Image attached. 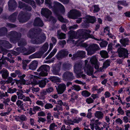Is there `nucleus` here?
Segmentation results:
<instances>
[{
	"instance_id": "obj_21",
	"label": "nucleus",
	"mask_w": 130,
	"mask_h": 130,
	"mask_svg": "<svg viewBox=\"0 0 130 130\" xmlns=\"http://www.w3.org/2000/svg\"><path fill=\"white\" fill-rule=\"evenodd\" d=\"M70 117L69 116H67V122L69 124L71 125H73L74 123H79V122L81 121L82 120V118L79 117L77 119H75L72 120L71 119H69Z\"/></svg>"
},
{
	"instance_id": "obj_25",
	"label": "nucleus",
	"mask_w": 130,
	"mask_h": 130,
	"mask_svg": "<svg viewBox=\"0 0 130 130\" xmlns=\"http://www.w3.org/2000/svg\"><path fill=\"white\" fill-rule=\"evenodd\" d=\"M26 75L25 74H23L22 75H18V77H19L20 79L18 80V82L20 83L21 85H28L30 84H28L26 82V80L24 79V78L25 77Z\"/></svg>"
},
{
	"instance_id": "obj_61",
	"label": "nucleus",
	"mask_w": 130,
	"mask_h": 130,
	"mask_svg": "<svg viewBox=\"0 0 130 130\" xmlns=\"http://www.w3.org/2000/svg\"><path fill=\"white\" fill-rule=\"evenodd\" d=\"M59 44L62 48L63 47L64 45L66 44V42L65 40H60L59 42Z\"/></svg>"
},
{
	"instance_id": "obj_57",
	"label": "nucleus",
	"mask_w": 130,
	"mask_h": 130,
	"mask_svg": "<svg viewBox=\"0 0 130 130\" xmlns=\"http://www.w3.org/2000/svg\"><path fill=\"white\" fill-rule=\"evenodd\" d=\"M53 107V106L50 103H46L44 106V107L46 109H49L52 108Z\"/></svg>"
},
{
	"instance_id": "obj_14",
	"label": "nucleus",
	"mask_w": 130,
	"mask_h": 130,
	"mask_svg": "<svg viewBox=\"0 0 130 130\" xmlns=\"http://www.w3.org/2000/svg\"><path fill=\"white\" fill-rule=\"evenodd\" d=\"M15 50L17 52L14 51H12V53L15 56L19 55L20 53H23V55H28V54H26L28 53V50L25 47H18L16 48Z\"/></svg>"
},
{
	"instance_id": "obj_34",
	"label": "nucleus",
	"mask_w": 130,
	"mask_h": 130,
	"mask_svg": "<svg viewBox=\"0 0 130 130\" xmlns=\"http://www.w3.org/2000/svg\"><path fill=\"white\" fill-rule=\"evenodd\" d=\"M18 45L19 46H24L26 45L27 43L25 39L23 38H20L17 41Z\"/></svg>"
},
{
	"instance_id": "obj_48",
	"label": "nucleus",
	"mask_w": 130,
	"mask_h": 130,
	"mask_svg": "<svg viewBox=\"0 0 130 130\" xmlns=\"http://www.w3.org/2000/svg\"><path fill=\"white\" fill-rule=\"evenodd\" d=\"M110 65V61L108 60H107L103 63L102 67L103 69H106Z\"/></svg>"
},
{
	"instance_id": "obj_30",
	"label": "nucleus",
	"mask_w": 130,
	"mask_h": 130,
	"mask_svg": "<svg viewBox=\"0 0 130 130\" xmlns=\"http://www.w3.org/2000/svg\"><path fill=\"white\" fill-rule=\"evenodd\" d=\"M0 73L2 74V78L4 79H6L8 76L9 73L8 71L6 69H3L0 71Z\"/></svg>"
},
{
	"instance_id": "obj_22",
	"label": "nucleus",
	"mask_w": 130,
	"mask_h": 130,
	"mask_svg": "<svg viewBox=\"0 0 130 130\" xmlns=\"http://www.w3.org/2000/svg\"><path fill=\"white\" fill-rule=\"evenodd\" d=\"M33 25L34 26L42 27L43 25V23L40 18L37 17L34 20Z\"/></svg>"
},
{
	"instance_id": "obj_51",
	"label": "nucleus",
	"mask_w": 130,
	"mask_h": 130,
	"mask_svg": "<svg viewBox=\"0 0 130 130\" xmlns=\"http://www.w3.org/2000/svg\"><path fill=\"white\" fill-rule=\"evenodd\" d=\"M72 90H74L77 91H78L81 90L80 86L77 85H74L71 87Z\"/></svg>"
},
{
	"instance_id": "obj_43",
	"label": "nucleus",
	"mask_w": 130,
	"mask_h": 130,
	"mask_svg": "<svg viewBox=\"0 0 130 130\" xmlns=\"http://www.w3.org/2000/svg\"><path fill=\"white\" fill-rule=\"evenodd\" d=\"M28 53L27 54L29 55L36 51V48L34 46H30L28 50Z\"/></svg>"
},
{
	"instance_id": "obj_3",
	"label": "nucleus",
	"mask_w": 130,
	"mask_h": 130,
	"mask_svg": "<svg viewBox=\"0 0 130 130\" xmlns=\"http://www.w3.org/2000/svg\"><path fill=\"white\" fill-rule=\"evenodd\" d=\"M85 32L84 30L80 29L78 30L77 32L74 31H70L69 32L70 34V39H77V40L76 41V42L80 43L84 42V40L83 39L82 35L84 34Z\"/></svg>"
},
{
	"instance_id": "obj_44",
	"label": "nucleus",
	"mask_w": 130,
	"mask_h": 130,
	"mask_svg": "<svg viewBox=\"0 0 130 130\" xmlns=\"http://www.w3.org/2000/svg\"><path fill=\"white\" fill-rule=\"evenodd\" d=\"M51 81L54 83H56L59 81L60 79L59 78L55 76H51L49 77L48 78Z\"/></svg>"
},
{
	"instance_id": "obj_7",
	"label": "nucleus",
	"mask_w": 130,
	"mask_h": 130,
	"mask_svg": "<svg viewBox=\"0 0 130 130\" xmlns=\"http://www.w3.org/2000/svg\"><path fill=\"white\" fill-rule=\"evenodd\" d=\"M116 52L120 58L124 59L128 57V51L126 48L121 47H119Z\"/></svg>"
},
{
	"instance_id": "obj_31",
	"label": "nucleus",
	"mask_w": 130,
	"mask_h": 130,
	"mask_svg": "<svg viewBox=\"0 0 130 130\" xmlns=\"http://www.w3.org/2000/svg\"><path fill=\"white\" fill-rule=\"evenodd\" d=\"M120 42L123 46L125 47L126 45H128L129 41L128 38H126L120 40Z\"/></svg>"
},
{
	"instance_id": "obj_33",
	"label": "nucleus",
	"mask_w": 130,
	"mask_h": 130,
	"mask_svg": "<svg viewBox=\"0 0 130 130\" xmlns=\"http://www.w3.org/2000/svg\"><path fill=\"white\" fill-rule=\"evenodd\" d=\"M18 14L17 12H15L10 15L8 18L9 21L11 22H14L16 20Z\"/></svg>"
},
{
	"instance_id": "obj_41",
	"label": "nucleus",
	"mask_w": 130,
	"mask_h": 130,
	"mask_svg": "<svg viewBox=\"0 0 130 130\" xmlns=\"http://www.w3.org/2000/svg\"><path fill=\"white\" fill-rule=\"evenodd\" d=\"M16 104L18 107L21 108V110H23L24 111L26 110L24 109L23 103V101L20 100H18L16 102Z\"/></svg>"
},
{
	"instance_id": "obj_8",
	"label": "nucleus",
	"mask_w": 130,
	"mask_h": 130,
	"mask_svg": "<svg viewBox=\"0 0 130 130\" xmlns=\"http://www.w3.org/2000/svg\"><path fill=\"white\" fill-rule=\"evenodd\" d=\"M81 15V13L76 9L71 10L68 13V16L69 18L72 19H77Z\"/></svg>"
},
{
	"instance_id": "obj_4",
	"label": "nucleus",
	"mask_w": 130,
	"mask_h": 130,
	"mask_svg": "<svg viewBox=\"0 0 130 130\" xmlns=\"http://www.w3.org/2000/svg\"><path fill=\"white\" fill-rule=\"evenodd\" d=\"M21 34L14 31H11L9 34L10 41L11 43H16L21 37Z\"/></svg>"
},
{
	"instance_id": "obj_56",
	"label": "nucleus",
	"mask_w": 130,
	"mask_h": 130,
	"mask_svg": "<svg viewBox=\"0 0 130 130\" xmlns=\"http://www.w3.org/2000/svg\"><path fill=\"white\" fill-rule=\"evenodd\" d=\"M45 4L47 5L49 8H52V3L50 0H45Z\"/></svg>"
},
{
	"instance_id": "obj_10",
	"label": "nucleus",
	"mask_w": 130,
	"mask_h": 130,
	"mask_svg": "<svg viewBox=\"0 0 130 130\" xmlns=\"http://www.w3.org/2000/svg\"><path fill=\"white\" fill-rule=\"evenodd\" d=\"M96 21V18L94 16H89L88 17L86 18L85 21L86 22L83 23L82 24V26L83 28H87L88 27L87 23H91L93 24Z\"/></svg>"
},
{
	"instance_id": "obj_60",
	"label": "nucleus",
	"mask_w": 130,
	"mask_h": 130,
	"mask_svg": "<svg viewBox=\"0 0 130 130\" xmlns=\"http://www.w3.org/2000/svg\"><path fill=\"white\" fill-rule=\"evenodd\" d=\"M17 98V96L16 95H13L11 96V101L13 102H15Z\"/></svg>"
},
{
	"instance_id": "obj_5",
	"label": "nucleus",
	"mask_w": 130,
	"mask_h": 130,
	"mask_svg": "<svg viewBox=\"0 0 130 130\" xmlns=\"http://www.w3.org/2000/svg\"><path fill=\"white\" fill-rule=\"evenodd\" d=\"M50 69V66L46 65H43L41 66L37 70L38 72H40L37 73L36 74L39 76H45L48 74L47 72Z\"/></svg>"
},
{
	"instance_id": "obj_19",
	"label": "nucleus",
	"mask_w": 130,
	"mask_h": 130,
	"mask_svg": "<svg viewBox=\"0 0 130 130\" xmlns=\"http://www.w3.org/2000/svg\"><path fill=\"white\" fill-rule=\"evenodd\" d=\"M0 43L2 47L7 49L10 48L12 47V45L9 41L6 40L0 39Z\"/></svg>"
},
{
	"instance_id": "obj_39",
	"label": "nucleus",
	"mask_w": 130,
	"mask_h": 130,
	"mask_svg": "<svg viewBox=\"0 0 130 130\" xmlns=\"http://www.w3.org/2000/svg\"><path fill=\"white\" fill-rule=\"evenodd\" d=\"M100 54L101 57L102 58H106L108 57V53L106 51L102 50L100 51Z\"/></svg>"
},
{
	"instance_id": "obj_35",
	"label": "nucleus",
	"mask_w": 130,
	"mask_h": 130,
	"mask_svg": "<svg viewBox=\"0 0 130 130\" xmlns=\"http://www.w3.org/2000/svg\"><path fill=\"white\" fill-rule=\"evenodd\" d=\"M48 47V44L46 42L40 48V51L43 54L47 50Z\"/></svg>"
},
{
	"instance_id": "obj_24",
	"label": "nucleus",
	"mask_w": 130,
	"mask_h": 130,
	"mask_svg": "<svg viewBox=\"0 0 130 130\" xmlns=\"http://www.w3.org/2000/svg\"><path fill=\"white\" fill-rule=\"evenodd\" d=\"M90 61L92 64V65H94V68L96 69H98L99 68V66L98 64V60L96 57L93 56L90 59Z\"/></svg>"
},
{
	"instance_id": "obj_17",
	"label": "nucleus",
	"mask_w": 130,
	"mask_h": 130,
	"mask_svg": "<svg viewBox=\"0 0 130 130\" xmlns=\"http://www.w3.org/2000/svg\"><path fill=\"white\" fill-rule=\"evenodd\" d=\"M41 14L46 18H48L51 16L52 12L48 8H43L41 10Z\"/></svg>"
},
{
	"instance_id": "obj_18",
	"label": "nucleus",
	"mask_w": 130,
	"mask_h": 130,
	"mask_svg": "<svg viewBox=\"0 0 130 130\" xmlns=\"http://www.w3.org/2000/svg\"><path fill=\"white\" fill-rule=\"evenodd\" d=\"M69 54V52L66 49H63L59 51L57 56V58L60 59L66 57Z\"/></svg>"
},
{
	"instance_id": "obj_49",
	"label": "nucleus",
	"mask_w": 130,
	"mask_h": 130,
	"mask_svg": "<svg viewBox=\"0 0 130 130\" xmlns=\"http://www.w3.org/2000/svg\"><path fill=\"white\" fill-rule=\"evenodd\" d=\"M17 89L15 88H9L7 90V92L10 94H13L16 92Z\"/></svg>"
},
{
	"instance_id": "obj_45",
	"label": "nucleus",
	"mask_w": 130,
	"mask_h": 130,
	"mask_svg": "<svg viewBox=\"0 0 130 130\" xmlns=\"http://www.w3.org/2000/svg\"><path fill=\"white\" fill-rule=\"evenodd\" d=\"M57 51V49L56 48H54L48 56L46 57V59H48L51 58L55 55Z\"/></svg>"
},
{
	"instance_id": "obj_55",
	"label": "nucleus",
	"mask_w": 130,
	"mask_h": 130,
	"mask_svg": "<svg viewBox=\"0 0 130 130\" xmlns=\"http://www.w3.org/2000/svg\"><path fill=\"white\" fill-rule=\"evenodd\" d=\"M31 90L33 93H36L39 91L40 89L39 87L35 88L33 87H31Z\"/></svg>"
},
{
	"instance_id": "obj_36",
	"label": "nucleus",
	"mask_w": 130,
	"mask_h": 130,
	"mask_svg": "<svg viewBox=\"0 0 130 130\" xmlns=\"http://www.w3.org/2000/svg\"><path fill=\"white\" fill-rule=\"evenodd\" d=\"M71 99L70 101L72 103L74 102L75 99H77L78 97V93L75 92H73L71 93Z\"/></svg>"
},
{
	"instance_id": "obj_53",
	"label": "nucleus",
	"mask_w": 130,
	"mask_h": 130,
	"mask_svg": "<svg viewBox=\"0 0 130 130\" xmlns=\"http://www.w3.org/2000/svg\"><path fill=\"white\" fill-rule=\"evenodd\" d=\"M26 5L21 2H19V3L18 7L20 9H22L23 10H24Z\"/></svg>"
},
{
	"instance_id": "obj_28",
	"label": "nucleus",
	"mask_w": 130,
	"mask_h": 130,
	"mask_svg": "<svg viewBox=\"0 0 130 130\" xmlns=\"http://www.w3.org/2000/svg\"><path fill=\"white\" fill-rule=\"evenodd\" d=\"M38 62L36 60L33 61L29 66V68L31 70H35L37 67Z\"/></svg>"
},
{
	"instance_id": "obj_54",
	"label": "nucleus",
	"mask_w": 130,
	"mask_h": 130,
	"mask_svg": "<svg viewBox=\"0 0 130 130\" xmlns=\"http://www.w3.org/2000/svg\"><path fill=\"white\" fill-rule=\"evenodd\" d=\"M108 44L107 41H102L100 43V47H106Z\"/></svg>"
},
{
	"instance_id": "obj_9",
	"label": "nucleus",
	"mask_w": 130,
	"mask_h": 130,
	"mask_svg": "<svg viewBox=\"0 0 130 130\" xmlns=\"http://www.w3.org/2000/svg\"><path fill=\"white\" fill-rule=\"evenodd\" d=\"M62 78L64 81H71L74 79L75 77L72 72L69 71H66L63 74Z\"/></svg>"
},
{
	"instance_id": "obj_1",
	"label": "nucleus",
	"mask_w": 130,
	"mask_h": 130,
	"mask_svg": "<svg viewBox=\"0 0 130 130\" xmlns=\"http://www.w3.org/2000/svg\"><path fill=\"white\" fill-rule=\"evenodd\" d=\"M41 29L33 28L29 30L27 36L31 39V42L34 44H40L43 42L46 39V36L43 32H41Z\"/></svg>"
},
{
	"instance_id": "obj_63",
	"label": "nucleus",
	"mask_w": 130,
	"mask_h": 130,
	"mask_svg": "<svg viewBox=\"0 0 130 130\" xmlns=\"http://www.w3.org/2000/svg\"><path fill=\"white\" fill-rule=\"evenodd\" d=\"M32 110L33 111L35 112L37 111L41 110V109L40 107L38 106H34L32 109Z\"/></svg>"
},
{
	"instance_id": "obj_50",
	"label": "nucleus",
	"mask_w": 130,
	"mask_h": 130,
	"mask_svg": "<svg viewBox=\"0 0 130 130\" xmlns=\"http://www.w3.org/2000/svg\"><path fill=\"white\" fill-rule=\"evenodd\" d=\"M6 60L5 58H3V57L2 59L1 58L0 59V60H2V61H1L0 62V67L4 65V66H6L8 65V63L6 61Z\"/></svg>"
},
{
	"instance_id": "obj_38",
	"label": "nucleus",
	"mask_w": 130,
	"mask_h": 130,
	"mask_svg": "<svg viewBox=\"0 0 130 130\" xmlns=\"http://www.w3.org/2000/svg\"><path fill=\"white\" fill-rule=\"evenodd\" d=\"M18 91L17 92V95L18 96V99H22L25 97V96L23 94V91L21 90H18Z\"/></svg>"
},
{
	"instance_id": "obj_47",
	"label": "nucleus",
	"mask_w": 130,
	"mask_h": 130,
	"mask_svg": "<svg viewBox=\"0 0 130 130\" xmlns=\"http://www.w3.org/2000/svg\"><path fill=\"white\" fill-rule=\"evenodd\" d=\"M81 94L83 96L88 97L90 96L91 93L86 90H83Z\"/></svg>"
},
{
	"instance_id": "obj_40",
	"label": "nucleus",
	"mask_w": 130,
	"mask_h": 130,
	"mask_svg": "<svg viewBox=\"0 0 130 130\" xmlns=\"http://www.w3.org/2000/svg\"><path fill=\"white\" fill-rule=\"evenodd\" d=\"M7 31V28L5 27H3L0 28V36H3L5 35Z\"/></svg>"
},
{
	"instance_id": "obj_52",
	"label": "nucleus",
	"mask_w": 130,
	"mask_h": 130,
	"mask_svg": "<svg viewBox=\"0 0 130 130\" xmlns=\"http://www.w3.org/2000/svg\"><path fill=\"white\" fill-rule=\"evenodd\" d=\"M57 127V126L55 123H53L50 125L49 129L50 130H55Z\"/></svg>"
},
{
	"instance_id": "obj_62",
	"label": "nucleus",
	"mask_w": 130,
	"mask_h": 130,
	"mask_svg": "<svg viewBox=\"0 0 130 130\" xmlns=\"http://www.w3.org/2000/svg\"><path fill=\"white\" fill-rule=\"evenodd\" d=\"M93 7L94 8V9L93 10L94 13L98 12L100 10V8L99 7V6L98 5H94L93 6Z\"/></svg>"
},
{
	"instance_id": "obj_6",
	"label": "nucleus",
	"mask_w": 130,
	"mask_h": 130,
	"mask_svg": "<svg viewBox=\"0 0 130 130\" xmlns=\"http://www.w3.org/2000/svg\"><path fill=\"white\" fill-rule=\"evenodd\" d=\"M87 52V54L88 55H91L94 54L96 52L100 49V48L98 45L92 43L86 48Z\"/></svg>"
},
{
	"instance_id": "obj_13",
	"label": "nucleus",
	"mask_w": 130,
	"mask_h": 130,
	"mask_svg": "<svg viewBox=\"0 0 130 130\" xmlns=\"http://www.w3.org/2000/svg\"><path fill=\"white\" fill-rule=\"evenodd\" d=\"M29 14L30 16V14L25 13L23 11H21L19 13L18 17V19L20 22L23 23L27 21L29 18L27 17V15Z\"/></svg>"
},
{
	"instance_id": "obj_42",
	"label": "nucleus",
	"mask_w": 130,
	"mask_h": 130,
	"mask_svg": "<svg viewBox=\"0 0 130 130\" xmlns=\"http://www.w3.org/2000/svg\"><path fill=\"white\" fill-rule=\"evenodd\" d=\"M103 114L100 111H96L95 113V116L99 119H102L103 118Z\"/></svg>"
},
{
	"instance_id": "obj_46",
	"label": "nucleus",
	"mask_w": 130,
	"mask_h": 130,
	"mask_svg": "<svg viewBox=\"0 0 130 130\" xmlns=\"http://www.w3.org/2000/svg\"><path fill=\"white\" fill-rule=\"evenodd\" d=\"M118 4H121L123 6H127L129 5V3H127L126 1H118L117 2Z\"/></svg>"
},
{
	"instance_id": "obj_37",
	"label": "nucleus",
	"mask_w": 130,
	"mask_h": 130,
	"mask_svg": "<svg viewBox=\"0 0 130 130\" xmlns=\"http://www.w3.org/2000/svg\"><path fill=\"white\" fill-rule=\"evenodd\" d=\"M57 37L60 39H65L66 38V34L61 32L60 30L57 31Z\"/></svg>"
},
{
	"instance_id": "obj_2",
	"label": "nucleus",
	"mask_w": 130,
	"mask_h": 130,
	"mask_svg": "<svg viewBox=\"0 0 130 130\" xmlns=\"http://www.w3.org/2000/svg\"><path fill=\"white\" fill-rule=\"evenodd\" d=\"M54 8L52 7V10L58 20L62 22L67 23L68 22V20L64 19L61 15L58 13L57 10L58 8H60L61 11L64 12L65 11V8L64 6L61 3L57 2H54Z\"/></svg>"
},
{
	"instance_id": "obj_64",
	"label": "nucleus",
	"mask_w": 130,
	"mask_h": 130,
	"mask_svg": "<svg viewBox=\"0 0 130 130\" xmlns=\"http://www.w3.org/2000/svg\"><path fill=\"white\" fill-rule=\"evenodd\" d=\"M70 128L69 126L66 127L64 125H63L61 127V130H70Z\"/></svg>"
},
{
	"instance_id": "obj_32",
	"label": "nucleus",
	"mask_w": 130,
	"mask_h": 130,
	"mask_svg": "<svg viewBox=\"0 0 130 130\" xmlns=\"http://www.w3.org/2000/svg\"><path fill=\"white\" fill-rule=\"evenodd\" d=\"M43 54L40 51L36 52L31 55L30 57L31 58H40Z\"/></svg>"
},
{
	"instance_id": "obj_23",
	"label": "nucleus",
	"mask_w": 130,
	"mask_h": 130,
	"mask_svg": "<svg viewBox=\"0 0 130 130\" xmlns=\"http://www.w3.org/2000/svg\"><path fill=\"white\" fill-rule=\"evenodd\" d=\"M14 118L17 121H27V119L26 116L24 115L15 116Z\"/></svg>"
},
{
	"instance_id": "obj_29",
	"label": "nucleus",
	"mask_w": 130,
	"mask_h": 130,
	"mask_svg": "<svg viewBox=\"0 0 130 130\" xmlns=\"http://www.w3.org/2000/svg\"><path fill=\"white\" fill-rule=\"evenodd\" d=\"M60 70V68L59 67H54L52 71L54 74L60 76L61 75V73H59Z\"/></svg>"
},
{
	"instance_id": "obj_12",
	"label": "nucleus",
	"mask_w": 130,
	"mask_h": 130,
	"mask_svg": "<svg viewBox=\"0 0 130 130\" xmlns=\"http://www.w3.org/2000/svg\"><path fill=\"white\" fill-rule=\"evenodd\" d=\"M80 30H84L85 31V33L84 34L82 35L83 37V39L84 40V41L85 40L88 39V38H91L92 39H94L97 41L101 40V38L100 39H98L95 38L94 36L92 35H91L87 33V32L90 33L91 32V31L86 29H80Z\"/></svg>"
},
{
	"instance_id": "obj_26",
	"label": "nucleus",
	"mask_w": 130,
	"mask_h": 130,
	"mask_svg": "<svg viewBox=\"0 0 130 130\" xmlns=\"http://www.w3.org/2000/svg\"><path fill=\"white\" fill-rule=\"evenodd\" d=\"M85 52L84 51H78L77 53L73 55L72 58L75 59L76 58L78 57H84L85 56Z\"/></svg>"
},
{
	"instance_id": "obj_11",
	"label": "nucleus",
	"mask_w": 130,
	"mask_h": 130,
	"mask_svg": "<svg viewBox=\"0 0 130 130\" xmlns=\"http://www.w3.org/2000/svg\"><path fill=\"white\" fill-rule=\"evenodd\" d=\"M40 76H37L36 77L33 79V83L35 85H39V87L41 88L45 87L46 85V82L44 79L40 80Z\"/></svg>"
},
{
	"instance_id": "obj_16",
	"label": "nucleus",
	"mask_w": 130,
	"mask_h": 130,
	"mask_svg": "<svg viewBox=\"0 0 130 130\" xmlns=\"http://www.w3.org/2000/svg\"><path fill=\"white\" fill-rule=\"evenodd\" d=\"M8 5V9L10 11L14 10L17 7V3L14 0H9Z\"/></svg>"
},
{
	"instance_id": "obj_27",
	"label": "nucleus",
	"mask_w": 130,
	"mask_h": 130,
	"mask_svg": "<svg viewBox=\"0 0 130 130\" xmlns=\"http://www.w3.org/2000/svg\"><path fill=\"white\" fill-rule=\"evenodd\" d=\"M82 64L80 62L76 63L74 66V71L75 72L80 71L82 68Z\"/></svg>"
},
{
	"instance_id": "obj_59",
	"label": "nucleus",
	"mask_w": 130,
	"mask_h": 130,
	"mask_svg": "<svg viewBox=\"0 0 130 130\" xmlns=\"http://www.w3.org/2000/svg\"><path fill=\"white\" fill-rule=\"evenodd\" d=\"M70 66L68 64H63V68L64 70H69L70 69Z\"/></svg>"
},
{
	"instance_id": "obj_20",
	"label": "nucleus",
	"mask_w": 130,
	"mask_h": 130,
	"mask_svg": "<svg viewBox=\"0 0 130 130\" xmlns=\"http://www.w3.org/2000/svg\"><path fill=\"white\" fill-rule=\"evenodd\" d=\"M66 85L64 84L59 85L56 88L58 94H62L66 90Z\"/></svg>"
},
{
	"instance_id": "obj_58",
	"label": "nucleus",
	"mask_w": 130,
	"mask_h": 130,
	"mask_svg": "<svg viewBox=\"0 0 130 130\" xmlns=\"http://www.w3.org/2000/svg\"><path fill=\"white\" fill-rule=\"evenodd\" d=\"M2 52H1L0 51V54H2V57L1 58V59H2V58L4 56L3 55L5 54H7V53L8 52V51L7 50L4 49L2 48Z\"/></svg>"
},
{
	"instance_id": "obj_15",
	"label": "nucleus",
	"mask_w": 130,
	"mask_h": 130,
	"mask_svg": "<svg viewBox=\"0 0 130 130\" xmlns=\"http://www.w3.org/2000/svg\"><path fill=\"white\" fill-rule=\"evenodd\" d=\"M94 66L90 64H86L84 68V70L87 75L91 76L93 75V73Z\"/></svg>"
}]
</instances>
